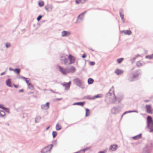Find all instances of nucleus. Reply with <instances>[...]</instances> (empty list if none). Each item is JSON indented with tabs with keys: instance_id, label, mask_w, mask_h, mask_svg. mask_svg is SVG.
<instances>
[{
	"instance_id": "1",
	"label": "nucleus",
	"mask_w": 153,
	"mask_h": 153,
	"mask_svg": "<svg viewBox=\"0 0 153 153\" xmlns=\"http://www.w3.org/2000/svg\"><path fill=\"white\" fill-rule=\"evenodd\" d=\"M153 148V143L149 141L143 148L142 153H151Z\"/></svg>"
},
{
	"instance_id": "2",
	"label": "nucleus",
	"mask_w": 153,
	"mask_h": 153,
	"mask_svg": "<svg viewBox=\"0 0 153 153\" xmlns=\"http://www.w3.org/2000/svg\"><path fill=\"white\" fill-rule=\"evenodd\" d=\"M147 127L150 129L149 132H153V121L150 116L147 117Z\"/></svg>"
},
{
	"instance_id": "3",
	"label": "nucleus",
	"mask_w": 153,
	"mask_h": 153,
	"mask_svg": "<svg viewBox=\"0 0 153 153\" xmlns=\"http://www.w3.org/2000/svg\"><path fill=\"white\" fill-rule=\"evenodd\" d=\"M52 146V145L51 144L44 148L41 151L42 153H50Z\"/></svg>"
},
{
	"instance_id": "4",
	"label": "nucleus",
	"mask_w": 153,
	"mask_h": 153,
	"mask_svg": "<svg viewBox=\"0 0 153 153\" xmlns=\"http://www.w3.org/2000/svg\"><path fill=\"white\" fill-rule=\"evenodd\" d=\"M58 67L61 72L63 74L66 75L68 73L70 72V71H68L67 69L64 68L59 66L58 65Z\"/></svg>"
},
{
	"instance_id": "5",
	"label": "nucleus",
	"mask_w": 153,
	"mask_h": 153,
	"mask_svg": "<svg viewBox=\"0 0 153 153\" xmlns=\"http://www.w3.org/2000/svg\"><path fill=\"white\" fill-rule=\"evenodd\" d=\"M68 58L70 60L69 65L74 63L75 62L76 59L74 56L71 54H69L68 56Z\"/></svg>"
},
{
	"instance_id": "6",
	"label": "nucleus",
	"mask_w": 153,
	"mask_h": 153,
	"mask_svg": "<svg viewBox=\"0 0 153 153\" xmlns=\"http://www.w3.org/2000/svg\"><path fill=\"white\" fill-rule=\"evenodd\" d=\"M146 112L149 114H152L153 112V109L151 105H146Z\"/></svg>"
},
{
	"instance_id": "7",
	"label": "nucleus",
	"mask_w": 153,
	"mask_h": 153,
	"mask_svg": "<svg viewBox=\"0 0 153 153\" xmlns=\"http://www.w3.org/2000/svg\"><path fill=\"white\" fill-rule=\"evenodd\" d=\"M49 107V103L47 102L45 104L42 105L41 106V108L42 109L45 110L48 109Z\"/></svg>"
},
{
	"instance_id": "8",
	"label": "nucleus",
	"mask_w": 153,
	"mask_h": 153,
	"mask_svg": "<svg viewBox=\"0 0 153 153\" xmlns=\"http://www.w3.org/2000/svg\"><path fill=\"white\" fill-rule=\"evenodd\" d=\"M71 34L70 32L69 31H63L62 32V36H69Z\"/></svg>"
},
{
	"instance_id": "9",
	"label": "nucleus",
	"mask_w": 153,
	"mask_h": 153,
	"mask_svg": "<svg viewBox=\"0 0 153 153\" xmlns=\"http://www.w3.org/2000/svg\"><path fill=\"white\" fill-rule=\"evenodd\" d=\"M117 147L118 146L117 145H113L110 146L109 148V150L111 151H114L117 149Z\"/></svg>"
},
{
	"instance_id": "10",
	"label": "nucleus",
	"mask_w": 153,
	"mask_h": 153,
	"mask_svg": "<svg viewBox=\"0 0 153 153\" xmlns=\"http://www.w3.org/2000/svg\"><path fill=\"white\" fill-rule=\"evenodd\" d=\"M121 33L125 35H130L131 32L130 30H123L121 31Z\"/></svg>"
},
{
	"instance_id": "11",
	"label": "nucleus",
	"mask_w": 153,
	"mask_h": 153,
	"mask_svg": "<svg viewBox=\"0 0 153 153\" xmlns=\"http://www.w3.org/2000/svg\"><path fill=\"white\" fill-rule=\"evenodd\" d=\"M71 82H69L68 83H65L62 84L63 86L65 87L66 89L69 88L71 85Z\"/></svg>"
},
{
	"instance_id": "12",
	"label": "nucleus",
	"mask_w": 153,
	"mask_h": 153,
	"mask_svg": "<svg viewBox=\"0 0 153 153\" xmlns=\"http://www.w3.org/2000/svg\"><path fill=\"white\" fill-rule=\"evenodd\" d=\"M6 85L9 87H12V86L11 83V80L10 79H8L6 80Z\"/></svg>"
},
{
	"instance_id": "13",
	"label": "nucleus",
	"mask_w": 153,
	"mask_h": 153,
	"mask_svg": "<svg viewBox=\"0 0 153 153\" xmlns=\"http://www.w3.org/2000/svg\"><path fill=\"white\" fill-rule=\"evenodd\" d=\"M52 7L51 5H47L45 7V8L48 11H50L52 10Z\"/></svg>"
},
{
	"instance_id": "14",
	"label": "nucleus",
	"mask_w": 153,
	"mask_h": 153,
	"mask_svg": "<svg viewBox=\"0 0 153 153\" xmlns=\"http://www.w3.org/2000/svg\"><path fill=\"white\" fill-rule=\"evenodd\" d=\"M123 72V71L119 69H117L115 71V73L118 75L121 74Z\"/></svg>"
},
{
	"instance_id": "15",
	"label": "nucleus",
	"mask_w": 153,
	"mask_h": 153,
	"mask_svg": "<svg viewBox=\"0 0 153 153\" xmlns=\"http://www.w3.org/2000/svg\"><path fill=\"white\" fill-rule=\"evenodd\" d=\"M85 13V12L81 13L78 17L77 19H78L82 20L84 16Z\"/></svg>"
},
{
	"instance_id": "16",
	"label": "nucleus",
	"mask_w": 153,
	"mask_h": 153,
	"mask_svg": "<svg viewBox=\"0 0 153 153\" xmlns=\"http://www.w3.org/2000/svg\"><path fill=\"white\" fill-rule=\"evenodd\" d=\"M85 102H78L74 103V105H81L82 106L84 104Z\"/></svg>"
},
{
	"instance_id": "17",
	"label": "nucleus",
	"mask_w": 153,
	"mask_h": 153,
	"mask_svg": "<svg viewBox=\"0 0 153 153\" xmlns=\"http://www.w3.org/2000/svg\"><path fill=\"white\" fill-rule=\"evenodd\" d=\"M13 71L17 74H19L20 71V69L19 68H16L14 69L13 70Z\"/></svg>"
},
{
	"instance_id": "18",
	"label": "nucleus",
	"mask_w": 153,
	"mask_h": 153,
	"mask_svg": "<svg viewBox=\"0 0 153 153\" xmlns=\"http://www.w3.org/2000/svg\"><path fill=\"white\" fill-rule=\"evenodd\" d=\"M141 137V134H139L134 136V140H138Z\"/></svg>"
},
{
	"instance_id": "19",
	"label": "nucleus",
	"mask_w": 153,
	"mask_h": 153,
	"mask_svg": "<svg viewBox=\"0 0 153 153\" xmlns=\"http://www.w3.org/2000/svg\"><path fill=\"white\" fill-rule=\"evenodd\" d=\"M85 1V0H76L75 2L76 4H78L79 2H81L82 3H84Z\"/></svg>"
},
{
	"instance_id": "20",
	"label": "nucleus",
	"mask_w": 153,
	"mask_h": 153,
	"mask_svg": "<svg viewBox=\"0 0 153 153\" xmlns=\"http://www.w3.org/2000/svg\"><path fill=\"white\" fill-rule=\"evenodd\" d=\"M56 128L57 130H59L61 128V126L59 124H57L56 126Z\"/></svg>"
},
{
	"instance_id": "21",
	"label": "nucleus",
	"mask_w": 153,
	"mask_h": 153,
	"mask_svg": "<svg viewBox=\"0 0 153 153\" xmlns=\"http://www.w3.org/2000/svg\"><path fill=\"white\" fill-rule=\"evenodd\" d=\"M102 97V95L101 94H98L94 96L93 97L92 99H94L98 98H100Z\"/></svg>"
},
{
	"instance_id": "22",
	"label": "nucleus",
	"mask_w": 153,
	"mask_h": 153,
	"mask_svg": "<svg viewBox=\"0 0 153 153\" xmlns=\"http://www.w3.org/2000/svg\"><path fill=\"white\" fill-rule=\"evenodd\" d=\"M135 74H134V78L138 77L140 74V72L139 71H137L136 72Z\"/></svg>"
},
{
	"instance_id": "23",
	"label": "nucleus",
	"mask_w": 153,
	"mask_h": 153,
	"mask_svg": "<svg viewBox=\"0 0 153 153\" xmlns=\"http://www.w3.org/2000/svg\"><path fill=\"white\" fill-rule=\"evenodd\" d=\"M75 70V68L73 66H72L70 69V71H70V72H72L74 73Z\"/></svg>"
},
{
	"instance_id": "24",
	"label": "nucleus",
	"mask_w": 153,
	"mask_h": 153,
	"mask_svg": "<svg viewBox=\"0 0 153 153\" xmlns=\"http://www.w3.org/2000/svg\"><path fill=\"white\" fill-rule=\"evenodd\" d=\"M88 81L89 84H91L94 82V80L92 78H90L88 79Z\"/></svg>"
},
{
	"instance_id": "25",
	"label": "nucleus",
	"mask_w": 153,
	"mask_h": 153,
	"mask_svg": "<svg viewBox=\"0 0 153 153\" xmlns=\"http://www.w3.org/2000/svg\"><path fill=\"white\" fill-rule=\"evenodd\" d=\"M5 115V112L3 111H0V116L1 117H4Z\"/></svg>"
},
{
	"instance_id": "26",
	"label": "nucleus",
	"mask_w": 153,
	"mask_h": 153,
	"mask_svg": "<svg viewBox=\"0 0 153 153\" xmlns=\"http://www.w3.org/2000/svg\"><path fill=\"white\" fill-rule=\"evenodd\" d=\"M90 111L88 109H86V116L87 117L90 114Z\"/></svg>"
},
{
	"instance_id": "27",
	"label": "nucleus",
	"mask_w": 153,
	"mask_h": 153,
	"mask_svg": "<svg viewBox=\"0 0 153 153\" xmlns=\"http://www.w3.org/2000/svg\"><path fill=\"white\" fill-rule=\"evenodd\" d=\"M64 63L65 65L68 64L69 65V62H68V59H64Z\"/></svg>"
},
{
	"instance_id": "28",
	"label": "nucleus",
	"mask_w": 153,
	"mask_h": 153,
	"mask_svg": "<svg viewBox=\"0 0 153 153\" xmlns=\"http://www.w3.org/2000/svg\"><path fill=\"white\" fill-rule=\"evenodd\" d=\"M22 78L25 79V81H26V82L27 83L28 86L30 85L31 84L30 83V82L29 81L27 80V79L26 78L24 77H22Z\"/></svg>"
},
{
	"instance_id": "29",
	"label": "nucleus",
	"mask_w": 153,
	"mask_h": 153,
	"mask_svg": "<svg viewBox=\"0 0 153 153\" xmlns=\"http://www.w3.org/2000/svg\"><path fill=\"white\" fill-rule=\"evenodd\" d=\"M124 60L123 58H120L117 59V61L118 63H120Z\"/></svg>"
},
{
	"instance_id": "30",
	"label": "nucleus",
	"mask_w": 153,
	"mask_h": 153,
	"mask_svg": "<svg viewBox=\"0 0 153 153\" xmlns=\"http://www.w3.org/2000/svg\"><path fill=\"white\" fill-rule=\"evenodd\" d=\"M153 58V54H152L150 55L146 56V58L147 59H151Z\"/></svg>"
},
{
	"instance_id": "31",
	"label": "nucleus",
	"mask_w": 153,
	"mask_h": 153,
	"mask_svg": "<svg viewBox=\"0 0 153 153\" xmlns=\"http://www.w3.org/2000/svg\"><path fill=\"white\" fill-rule=\"evenodd\" d=\"M39 5L40 7H42L44 5V2L42 1H40L39 2Z\"/></svg>"
},
{
	"instance_id": "32",
	"label": "nucleus",
	"mask_w": 153,
	"mask_h": 153,
	"mask_svg": "<svg viewBox=\"0 0 153 153\" xmlns=\"http://www.w3.org/2000/svg\"><path fill=\"white\" fill-rule=\"evenodd\" d=\"M138 67H140L142 65V64L140 61L137 62L136 63Z\"/></svg>"
},
{
	"instance_id": "33",
	"label": "nucleus",
	"mask_w": 153,
	"mask_h": 153,
	"mask_svg": "<svg viewBox=\"0 0 153 153\" xmlns=\"http://www.w3.org/2000/svg\"><path fill=\"white\" fill-rule=\"evenodd\" d=\"M120 17L122 19V20L123 21V22H124V14L120 12Z\"/></svg>"
},
{
	"instance_id": "34",
	"label": "nucleus",
	"mask_w": 153,
	"mask_h": 153,
	"mask_svg": "<svg viewBox=\"0 0 153 153\" xmlns=\"http://www.w3.org/2000/svg\"><path fill=\"white\" fill-rule=\"evenodd\" d=\"M90 147H87L80 150L81 152H84L85 151H87L90 149Z\"/></svg>"
},
{
	"instance_id": "35",
	"label": "nucleus",
	"mask_w": 153,
	"mask_h": 153,
	"mask_svg": "<svg viewBox=\"0 0 153 153\" xmlns=\"http://www.w3.org/2000/svg\"><path fill=\"white\" fill-rule=\"evenodd\" d=\"M52 135L53 138L55 137L57 135V133L56 131H53L52 132Z\"/></svg>"
},
{
	"instance_id": "36",
	"label": "nucleus",
	"mask_w": 153,
	"mask_h": 153,
	"mask_svg": "<svg viewBox=\"0 0 153 153\" xmlns=\"http://www.w3.org/2000/svg\"><path fill=\"white\" fill-rule=\"evenodd\" d=\"M28 87L31 89H33V85L31 84L30 85L28 86Z\"/></svg>"
},
{
	"instance_id": "37",
	"label": "nucleus",
	"mask_w": 153,
	"mask_h": 153,
	"mask_svg": "<svg viewBox=\"0 0 153 153\" xmlns=\"http://www.w3.org/2000/svg\"><path fill=\"white\" fill-rule=\"evenodd\" d=\"M0 108L4 110H5L6 109V108L4 107V105L2 104L0 105Z\"/></svg>"
},
{
	"instance_id": "38",
	"label": "nucleus",
	"mask_w": 153,
	"mask_h": 153,
	"mask_svg": "<svg viewBox=\"0 0 153 153\" xmlns=\"http://www.w3.org/2000/svg\"><path fill=\"white\" fill-rule=\"evenodd\" d=\"M42 17V16H39L37 18V19L38 21H39Z\"/></svg>"
},
{
	"instance_id": "39",
	"label": "nucleus",
	"mask_w": 153,
	"mask_h": 153,
	"mask_svg": "<svg viewBox=\"0 0 153 153\" xmlns=\"http://www.w3.org/2000/svg\"><path fill=\"white\" fill-rule=\"evenodd\" d=\"M10 46V45L9 43H7L6 44V46L7 48H8Z\"/></svg>"
},
{
	"instance_id": "40",
	"label": "nucleus",
	"mask_w": 153,
	"mask_h": 153,
	"mask_svg": "<svg viewBox=\"0 0 153 153\" xmlns=\"http://www.w3.org/2000/svg\"><path fill=\"white\" fill-rule=\"evenodd\" d=\"M112 97L114 98V100H112V102H114L116 100V98L114 95H113L112 96Z\"/></svg>"
},
{
	"instance_id": "41",
	"label": "nucleus",
	"mask_w": 153,
	"mask_h": 153,
	"mask_svg": "<svg viewBox=\"0 0 153 153\" xmlns=\"http://www.w3.org/2000/svg\"><path fill=\"white\" fill-rule=\"evenodd\" d=\"M95 63L94 62H90V64L91 65H93L95 64Z\"/></svg>"
},
{
	"instance_id": "42",
	"label": "nucleus",
	"mask_w": 153,
	"mask_h": 153,
	"mask_svg": "<svg viewBox=\"0 0 153 153\" xmlns=\"http://www.w3.org/2000/svg\"><path fill=\"white\" fill-rule=\"evenodd\" d=\"M13 85L14 87L16 88H18L19 87V86L18 85H15L13 84Z\"/></svg>"
},
{
	"instance_id": "43",
	"label": "nucleus",
	"mask_w": 153,
	"mask_h": 153,
	"mask_svg": "<svg viewBox=\"0 0 153 153\" xmlns=\"http://www.w3.org/2000/svg\"><path fill=\"white\" fill-rule=\"evenodd\" d=\"M86 55L85 54H83V55L82 56V57L83 58H85L86 57Z\"/></svg>"
},
{
	"instance_id": "44",
	"label": "nucleus",
	"mask_w": 153,
	"mask_h": 153,
	"mask_svg": "<svg viewBox=\"0 0 153 153\" xmlns=\"http://www.w3.org/2000/svg\"><path fill=\"white\" fill-rule=\"evenodd\" d=\"M6 73V72L5 71H4L3 73H2L1 74V75H3L4 74H5Z\"/></svg>"
},
{
	"instance_id": "45",
	"label": "nucleus",
	"mask_w": 153,
	"mask_h": 153,
	"mask_svg": "<svg viewBox=\"0 0 153 153\" xmlns=\"http://www.w3.org/2000/svg\"><path fill=\"white\" fill-rule=\"evenodd\" d=\"M106 151H100L98 153H105Z\"/></svg>"
},
{
	"instance_id": "46",
	"label": "nucleus",
	"mask_w": 153,
	"mask_h": 153,
	"mask_svg": "<svg viewBox=\"0 0 153 153\" xmlns=\"http://www.w3.org/2000/svg\"><path fill=\"white\" fill-rule=\"evenodd\" d=\"M62 99V98L56 99L55 100H60Z\"/></svg>"
},
{
	"instance_id": "47",
	"label": "nucleus",
	"mask_w": 153,
	"mask_h": 153,
	"mask_svg": "<svg viewBox=\"0 0 153 153\" xmlns=\"http://www.w3.org/2000/svg\"><path fill=\"white\" fill-rule=\"evenodd\" d=\"M19 92H23V90L21 89V90H19Z\"/></svg>"
},
{
	"instance_id": "48",
	"label": "nucleus",
	"mask_w": 153,
	"mask_h": 153,
	"mask_svg": "<svg viewBox=\"0 0 153 153\" xmlns=\"http://www.w3.org/2000/svg\"><path fill=\"white\" fill-rule=\"evenodd\" d=\"M133 112V111H128V112H125V113H124V114L127 113H128V112Z\"/></svg>"
},
{
	"instance_id": "49",
	"label": "nucleus",
	"mask_w": 153,
	"mask_h": 153,
	"mask_svg": "<svg viewBox=\"0 0 153 153\" xmlns=\"http://www.w3.org/2000/svg\"><path fill=\"white\" fill-rule=\"evenodd\" d=\"M140 56V55L138 54L137 55V56H136L135 57H134V59H135V58H137L138 56Z\"/></svg>"
},
{
	"instance_id": "50",
	"label": "nucleus",
	"mask_w": 153,
	"mask_h": 153,
	"mask_svg": "<svg viewBox=\"0 0 153 153\" xmlns=\"http://www.w3.org/2000/svg\"><path fill=\"white\" fill-rule=\"evenodd\" d=\"M9 70H10V71H13V69H12L11 68H9Z\"/></svg>"
},
{
	"instance_id": "51",
	"label": "nucleus",
	"mask_w": 153,
	"mask_h": 153,
	"mask_svg": "<svg viewBox=\"0 0 153 153\" xmlns=\"http://www.w3.org/2000/svg\"><path fill=\"white\" fill-rule=\"evenodd\" d=\"M49 128V126L46 129H47H47H48Z\"/></svg>"
},
{
	"instance_id": "52",
	"label": "nucleus",
	"mask_w": 153,
	"mask_h": 153,
	"mask_svg": "<svg viewBox=\"0 0 153 153\" xmlns=\"http://www.w3.org/2000/svg\"><path fill=\"white\" fill-rule=\"evenodd\" d=\"M134 112H136V111H135L134 110Z\"/></svg>"
},
{
	"instance_id": "53",
	"label": "nucleus",
	"mask_w": 153,
	"mask_h": 153,
	"mask_svg": "<svg viewBox=\"0 0 153 153\" xmlns=\"http://www.w3.org/2000/svg\"><path fill=\"white\" fill-rule=\"evenodd\" d=\"M152 54H153V53Z\"/></svg>"
}]
</instances>
